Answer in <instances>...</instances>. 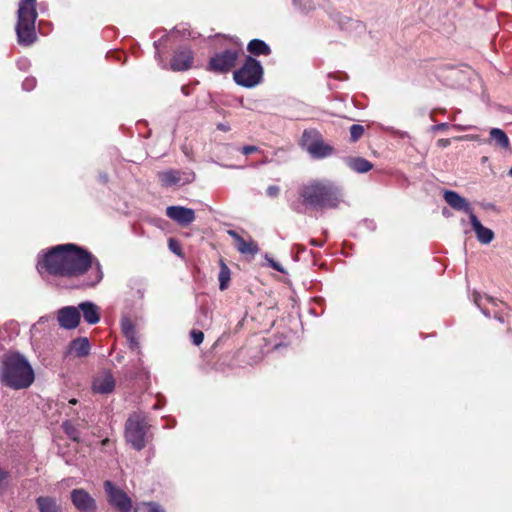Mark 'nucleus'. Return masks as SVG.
<instances>
[{"label":"nucleus","instance_id":"obj_1","mask_svg":"<svg viewBox=\"0 0 512 512\" xmlns=\"http://www.w3.org/2000/svg\"><path fill=\"white\" fill-rule=\"evenodd\" d=\"M92 265L91 254L74 244L51 248L38 262V270L44 268L49 274L73 277L84 274Z\"/></svg>","mask_w":512,"mask_h":512},{"label":"nucleus","instance_id":"obj_2","mask_svg":"<svg viewBox=\"0 0 512 512\" xmlns=\"http://www.w3.org/2000/svg\"><path fill=\"white\" fill-rule=\"evenodd\" d=\"M302 203L314 209H335L344 202L341 186L328 179L308 181L299 190Z\"/></svg>","mask_w":512,"mask_h":512},{"label":"nucleus","instance_id":"obj_3","mask_svg":"<svg viewBox=\"0 0 512 512\" xmlns=\"http://www.w3.org/2000/svg\"><path fill=\"white\" fill-rule=\"evenodd\" d=\"M0 379L12 389L28 388L35 379L32 366L19 352H10L3 356L0 367Z\"/></svg>","mask_w":512,"mask_h":512},{"label":"nucleus","instance_id":"obj_4","mask_svg":"<svg viewBox=\"0 0 512 512\" xmlns=\"http://www.w3.org/2000/svg\"><path fill=\"white\" fill-rule=\"evenodd\" d=\"M37 18L36 0H21L16 25L17 40L20 45L29 46L35 42V22Z\"/></svg>","mask_w":512,"mask_h":512},{"label":"nucleus","instance_id":"obj_5","mask_svg":"<svg viewBox=\"0 0 512 512\" xmlns=\"http://www.w3.org/2000/svg\"><path fill=\"white\" fill-rule=\"evenodd\" d=\"M149 425L144 414L134 412L125 423V439L135 450L140 451L146 446V435Z\"/></svg>","mask_w":512,"mask_h":512},{"label":"nucleus","instance_id":"obj_6","mask_svg":"<svg viewBox=\"0 0 512 512\" xmlns=\"http://www.w3.org/2000/svg\"><path fill=\"white\" fill-rule=\"evenodd\" d=\"M233 78L238 85L253 88L263 79V67L258 60L248 56L244 64L234 71Z\"/></svg>","mask_w":512,"mask_h":512},{"label":"nucleus","instance_id":"obj_7","mask_svg":"<svg viewBox=\"0 0 512 512\" xmlns=\"http://www.w3.org/2000/svg\"><path fill=\"white\" fill-rule=\"evenodd\" d=\"M104 490L107 494L108 503L119 512H130L132 509V500L127 493L117 487L113 482L107 480L104 482Z\"/></svg>","mask_w":512,"mask_h":512},{"label":"nucleus","instance_id":"obj_8","mask_svg":"<svg viewBox=\"0 0 512 512\" xmlns=\"http://www.w3.org/2000/svg\"><path fill=\"white\" fill-rule=\"evenodd\" d=\"M301 142L306 151L315 158H324L332 153V147L319 139L316 132L304 131Z\"/></svg>","mask_w":512,"mask_h":512},{"label":"nucleus","instance_id":"obj_9","mask_svg":"<svg viewBox=\"0 0 512 512\" xmlns=\"http://www.w3.org/2000/svg\"><path fill=\"white\" fill-rule=\"evenodd\" d=\"M238 56L237 49H228L217 53L210 59L208 69L216 73H226L235 66Z\"/></svg>","mask_w":512,"mask_h":512},{"label":"nucleus","instance_id":"obj_10","mask_svg":"<svg viewBox=\"0 0 512 512\" xmlns=\"http://www.w3.org/2000/svg\"><path fill=\"white\" fill-rule=\"evenodd\" d=\"M159 179L164 186L185 185L194 180L192 171L167 170L158 174Z\"/></svg>","mask_w":512,"mask_h":512},{"label":"nucleus","instance_id":"obj_11","mask_svg":"<svg viewBox=\"0 0 512 512\" xmlns=\"http://www.w3.org/2000/svg\"><path fill=\"white\" fill-rule=\"evenodd\" d=\"M71 501L80 512H96L95 499L84 489H74L71 492Z\"/></svg>","mask_w":512,"mask_h":512},{"label":"nucleus","instance_id":"obj_12","mask_svg":"<svg viewBox=\"0 0 512 512\" xmlns=\"http://www.w3.org/2000/svg\"><path fill=\"white\" fill-rule=\"evenodd\" d=\"M81 315L78 308L66 306L58 310L57 320L60 327L64 329H75L80 323Z\"/></svg>","mask_w":512,"mask_h":512},{"label":"nucleus","instance_id":"obj_13","mask_svg":"<svg viewBox=\"0 0 512 512\" xmlns=\"http://www.w3.org/2000/svg\"><path fill=\"white\" fill-rule=\"evenodd\" d=\"M166 215L181 226H188L195 220V212L184 206H169Z\"/></svg>","mask_w":512,"mask_h":512},{"label":"nucleus","instance_id":"obj_14","mask_svg":"<svg viewBox=\"0 0 512 512\" xmlns=\"http://www.w3.org/2000/svg\"><path fill=\"white\" fill-rule=\"evenodd\" d=\"M443 197L446 203L451 208L457 211L465 212L466 214H468L469 219L471 218V214H474L469 201L466 198L462 197L457 192L452 190H446L444 191Z\"/></svg>","mask_w":512,"mask_h":512},{"label":"nucleus","instance_id":"obj_15","mask_svg":"<svg viewBox=\"0 0 512 512\" xmlns=\"http://www.w3.org/2000/svg\"><path fill=\"white\" fill-rule=\"evenodd\" d=\"M115 388V379L109 371H102L93 379L92 389L95 393L109 394Z\"/></svg>","mask_w":512,"mask_h":512},{"label":"nucleus","instance_id":"obj_16","mask_svg":"<svg viewBox=\"0 0 512 512\" xmlns=\"http://www.w3.org/2000/svg\"><path fill=\"white\" fill-rule=\"evenodd\" d=\"M193 54L189 48H181L175 52L171 60L173 71H185L192 66Z\"/></svg>","mask_w":512,"mask_h":512},{"label":"nucleus","instance_id":"obj_17","mask_svg":"<svg viewBox=\"0 0 512 512\" xmlns=\"http://www.w3.org/2000/svg\"><path fill=\"white\" fill-rule=\"evenodd\" d=\"M227 233L234 239L235 246L241 254L255 255L258 253L259 248L255 241L251 239L245 240L234 230H228Z\"/></svg>","mask_w":512,"mask_h":512},{"label":"nucleus","instance_id":"obj_18","mask_svg":"<svg viewBox=\"0 0 512 512\" xmlns=\"http://www.w3.org/2000/svg\"><path fill=\"white\" fill-rule=\"evenodd\" d=\"M469 220L476 234L477 240L481 244H489L493 241L494 232L491 229L484 227L475 214H471V218Z\"/></svg>","mask_w":512,"mask_h":512},{"label":"nucleus","instance_id":"obj_19","mask_svg":"<svg viewBox=\"0 0 512 512\" xmlns=\"http://www.w3.org/2000/svg\"><path fill=\"white\" fill-rule=\"evenodd\" d=\"M79 312L83 314L84 321L94 325L100 321V308L93 302L85 301L78 305Z\"/></svg>","mask_w":512,"mask_h":512},{"label":"nucleus","instance_id":"obj_20","mask_svg":"<svg viewBox=\"0 0 512 512\" xmlns=\"http://www.w3.org/2000/svg\"><path fill=\"white\" fill-rule=\"evenodd\" d=\"M90 352V343L86 337H79L71 341L67 354L74 357H85Z\"/></svg>","mask_w":512,"mask_h":512},{"label":"nucleus","instance_id":"obj_21","mask_svg":"<svg viewBox=\"0 0 512 512\" xmlns=\"http://www.w3.org/2000/svg\"><path fill=\"white\" fill-rule=\"evenodd\" d=\"M346 165L357 173H367L373 168V164L362 157H349L345 159Z\"/></svg>","mask_w":512,"mask_h":512},{"label":"nucleus","instance_id":"obj_22","mask_svg":"<svg viewBox=\"0 0 512 512\" xmlns=\"http://www.w3.org/2000/svg\"><path fill=\"white\" fill-rule=\"evenodd\" d=\"M40 512H61V507L55 498L49 496H40L36 499Z\"/></svg>","mask_w":512,"mask_h":512},{"label":"nucleus","instance_id":"obj_23","mask_svg":"<svg viewBox=\"0 0 512 512\" xmlns=\"http://www.w3.org/2000/svg\"><path fill=\"white\" fill-rule=\"evenodd\" d=\"M248 51L254 55H269L270 47L260 39H253L247 46Z\"/></svg>","mask_w":512,"mask_h":512},{"label":"nucleus","instance_id":"obj_24","mask_svg":"<svg viewBox=\"0 0 512 512\" xmlns=\"http://www.w3.org/2000/svg\"><path fill=\"white\" fill-rule=\"evenodd\" d=\"M80 427H83L82 424L74 425L71 421L67 420L62 423V428L65 434L74 442H80Z\"/></svg>","mask_w":512,"mask_h":512},{"label":"nucleus","instance_id":"obj_25","mask_svg":"<svg viewBox=\"0 0 512 512\" xmlns=\"http://www.w3.org/2000/svg\"><path fill=\"white\" fill-rule=\"evenodd\" d=\"M230 269L229 267L224 263L223 260L220 261V271L218 275L219 279V288L221 291H224L228 288L229 282H230Z\"/></svg>","mask_w":512,"mask_h":512},{"label":"nucleus","instance_id":"obj_26","mask_svg":"<svg viewBox=\"0 0 512 512\" xmlns=\"http://www.w3.org/2000/svg\"><path fill=\"white\" fill-rule=\"evenodd\" d=\"M490 137L502 148H507L509 145L507 135L499 128H492L490 131Z\"/></svg>","mask_w":512,"mask_h":512},{"label":"nucleus","instance_id":"obj_27","mask_svg":"<svg viewBox=\"0 0 512 512\" xmlns=\"http://www.w3.org/2000/svg\"><path fill=\"white\" fill-rule=\"evenodd\" d=\"M121 329H122V332L125 335V337L126 336L132 337L134 333H137L134 324L127 317H124L121 320Z\"/></svg>","mask_w":512,"mask_h":512},{"label":"nucleus","instance_id":"obj_28","mask_svg":"<svg viewBox=\"0 0 512 512\" xmlns=\"http://www.w3.org/2000/svg\"><path fill=\"white\" fill-rule=\"evenodd\" d=\"M364 127L362 125H359V124H353L351 127H350V140L351 142H356L358 141L362 135L364 134Z\"/></svg>","mask_w":512,"mask_h":512},{"label":"nucleus","instance_id":"obj_29","mask_svg":"<svg viewBox=\"0 0 512 512\" xmlns=\"http://www.w3.org/2000/svg\"><path fill=\"white\" fill-rule=\"evenodd\" d=\"M90 278H91V281L86 283V286H94L102 280L103 273L101 271L99 264H97V267L91 272Z\"/></svg>","mask_w":512,"mask_h":512},{"label":"nucleus","instance_id":"obj_30","mask_svg":"<svg viewBox=\"0 0 512 512\" xmlns=\"http://www.w3.org/2000/svg\"><path fill=\"white\" fill-rule=\"evenodd\" d=\"M136 512H164L158 504L144 503L137 507Z\"/></svg>","mask_w":512,"mask_h":512},{"label":"nucleus","instance_id":"obj_31","mask_svg":"<svg viewBox=\"0 0 512 512\" xmlns=\"http://www.w3.org/2000/svg\"><path fill=\"white\" fill-rule=\"evenodd\" d=\"M473 300H474L475 305H477L481 309L484 316L487 318H490L491 317L490 311L487 308L483 307V305H482L483 297L479 293L475 292L473 294Z\"/></svg>","mask_w":512,"mask_h":512},{"label":"nucleus","instance_id":"obj_32","mask_svg":"<svg viewBox=\"0 0 512 512\" xmlns=\"http://www.w3.org/2000/svg\"><path fill=\"white\" fill-rule=\"evenodd\" d=\"M190 336H191L192 342L197 346L200 345L204 340V334L200 330H192L190 332Z\"/></svg>","mask_w":512,"mask_h":512},{"label":"nucleus","instance_id":"obj_33","mask_svg":"<svg viewBox=\"0 0 512 512\" xmlns=\"http://www.w3.org/2000/svg\"><path fill=\"white\" fill-rule=\"evenodd\" d=\"M266 194L270 198H277L280 194V187L277 185H270L266 189Z\"/></svg>","mask_w":512,"mask_h":512},{"label":"nucleus","instance_id":"obj_34","mask_svg":"<svg viewBox=\"0 0 512 512\" xmlns=\"http://www.w3.org/2000/svg\"><path fill=\"white\" fill-rule=\"evenodd\" d=\"M126 338L129 342L131 349L137 350L139 348V341H138L137 333H134L132 337L126 336Z\"/></svg>","mask_w":512,"mask_h":512},{"label":"nucleus","instance_id":"obj_35","mask_svg":"<svg viewBox=\"0 0 512 512\" xmlns=\"http://www.w3.org/2000/svg\"><path fill=\"white\" fill-rule=\"evenodd\" d=\"M36 85V80L34 78H26L23 83L22 87L26 91L32 90Z\"/></svg>","mask_w":512,"mask_h":512},{"label":"nucleus","instance_id":"obj_36","mask_svg":"<svg viewBox=\"0 0 512 512\" xmlns=\"http://www.w3.org/2000/svg\"><path fill=\"white\" fill-rule=\"evenodd\" d=\"M482 297H483V300H485L487 303L491 304L495 308H497L499 306V304H502L501 301H499L491 296L485 295Z\"/></svg>","mask_w":512,"mask_h":512},{"label":"nucleus","instance_id":"obj_37","mask_svg":"<svg viewBox=\"0 0 512 512\" xmlns=\"http://www.w3.org/2000/svg\"><path fill=\"white\" fill-rule=\"evenodd\" d=\"M169 248L171 251H173L174 253L176 254H180V247H179V244L177 241H175L174 239H170L169 240Z\"/></svg>","mask_w":512,"mask_h":512},{"label":"nucleus","instance_id":"obj_38","mask_svg":"<svg viewBox=\"0 0 512 512\" xmlns=\"http://www.w3.org/2000/svg\"><path fill=\"white\" fill-rule=\"evenodd\" d=\"M267 260L273 269H275L278 272L284 273V269L282 268V266L279 263L275 262L273 259H267Z\"/></svg>","mask_w":512,"mask_h":512},{"label":"nucleus","instance_id":"obj_39","mask_svg":"<svg viewBox=\"0 0 512 512\" xmlns=\"http://www.w3.org/2000/svg\"><path fill=\"white\" fill-rule=\"evenodd\" d=\"M257 150H258V147H256V146H244L242 148V153L244 155H249V154L256 152Z\"/></svg>","mask_w":512,"mask_h":512},{"label":"nucleus","instance_id":"obj_40","mask_svg":"<svg viewBox=\"0 0 512 512\" xmlns=\"http://www.w3.org/2000/svg\"><path fill=\"white\" fill-rule=\"evenodd\" d=\"M450 145V140L449 139H439L437 141V146L440 147V148H446Z\"/></svg>","mask_w":512,"mask_h":512},{"label":"nucleus","instance_id":"obj_41","mask_svg":"<svg viewBox=\"0 0 512 512\" xmlns=\"http://www.w3.org/2000/svg\"><path fill=\"white\" fill-rule=\"evenodd\" d=\"M310 243L314 246H318V247H321L323 245V242L322 241H318V240H315V239H311L310 240Z\"/></svg>","mask_w":512,"mask_h":512},{"label":"nucleus","instance_id":"obj_42","mask_svg":"<svg viewBox=\"0 0 512 512\" xmlns=\"http://www.w3.org/2000/svg\"><path fill=\"white\" fill-rule=\"evenodd\" d=\"M143 280L142 279H132L131 280V284H143Z\"/></svg>","mask_w":512,"mask_h":512},{"label":"nucleus","instance_id":"obj_43","mask_svg":"<svg viewBox=\"0 0 512 512\" xmlns=\"http://www.w3.org/2000/svg\"><path fill=\"white\" fill-rule=\"evenodd\" d=\"M494 318L499 320L500 322H503V318L497 312L494 313Z\"/></svg>","mask_w":512,"mask_h":512},{"label":"nucleus","instance_id":"obj_44","mask_svg":"<svg viewBox=\"0 0 512 512\" xmlns=\"http://www.w3.org/2000/svg\"><path fill=\"white\" fill-rule=\"evenodd\" d=\"M218 128L223 130V131H227L228 130V128L226 126H224L223 124H219Z\"/></svg>","mask_w":512,"mask_h":512},{"label":"nucleus","instance_id":"obj_45","mask_svg":"<svg viewBox=\"0 0 512 512\" xmlns=\"http://www.w3.org/2000/svg\"><path fill=\"white\" fill-rule=\"evenodd\" d=\"M108 443H109V439L108 438H106V439H104L102 441V445H104V446L107 445Z\"/></svg>","mask_w":512,"mask_h":512},{"label":"nucleus","instance_id":"obj_46","mask_svg":"<svg viewBox=\"0 0 512 512\" xmlns=\"http://www.w3.org/2000/svg\"><path fill=\"white\" fill-rule=\"evenodd\" d=\"M70 403L74 405V404H76V403H77V400H76V399H71V400H70Z\"/></svg>","mask_w":512,"mask_h":512},{"label":"nucleus","instance_id":"obj_47","mask_svg":"<svg viewBox=\"0 0 512 512\" xmlns=\"http://www.w3.org/2000/svg\"><path fill=\"white\" fill-rule=\"evenodd\" d=\"M446 126V124H440L438 128L443 129Z\"/></svg>","mask_w":512,"mask_h":512},{"label":"nucleus","instance_id":"obj_48","mask_svg":"<svg viewBox=\"0 0 512 512\" xmlns=\"http://www.w3.org/2000/svg\"><path fill=\"white\" fill-rule=\"evenodd\" d=\"M101 177H102V180H103L104 182H106V181H107V176H106V175L101 176Z\"/></svg>","mask_w":512,"mask_h":512},{"label":"nucleus","instance_id":"obj_49","mask_svg":"<svg viewBox=\"0 0 512 512\" xmlns=\"http://www.w3.org/2000/svg\"><path fill=\"white\" fill-rule=\"evenodd\" d=\"M294 5H298V0H293Z\"/></svg>","mask_w":512,"mask_h":512},{"label":"nucleus","instance_id":"obj_50","mask_svg":"<svg viewBox=\"0 0 512 512\" xmlns=\"http://www.w3.org/2000/svg\"><path fill=\"white\" fill-rule=\"evenodd\" d=\"M509 175L512 176V168L509 171Z\"/></svg>","mask_w":512,"mask_h":512}]
</instances>
